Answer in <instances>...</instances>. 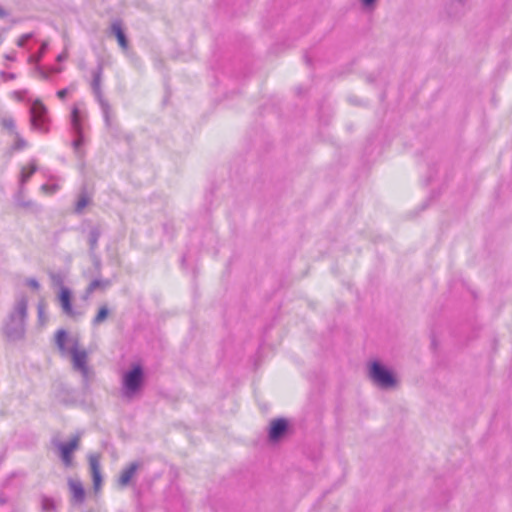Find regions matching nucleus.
<instances>
[{
	"instance_id": "f257e3e1",
	"label": "nucleus",
	"mask_w": 512,
	"mask_h": 512,
	"mask_svg": "<svg viewBox=\"0 0 512 512\" xmlns=\"http://www.w3.org/2000/svg\"><path fill=\"white\" fill-rule=\"evenodd\" d=\"M28 315V298L21 294L3 325V333L11 342L21 341L26 335V319Z\"/></svg>"
},
{
	"instance_id": "f03ea898",
	"label": "nucleus",
	"mask_w": 512,
	"mask_h": 512,
	"mask_svg": "<svg viewBox=\"0 0 512 512\" xmlns=\"http://www.w3.org/2000/svg\"><path fill=\"white\" fill-rule=\"evenodd\" d=\"M368 378L375 386L384 390L392 389L397 385L393 372L377 360L369 363Z\"/></svg>"
},
{
	"instance_id": "7ed1b4c3",
	"label": "nucleus",
	"mask_w": 512,
	"mask_h": 512,
	"mask_svg": "<svg viewBox=\"0 0 512 512\" xmlns=\"http://www.w3.org/2000/svg\"><path fill=\"white\" fill-rule=\"evenodd\" d=\"M144 382V372L140 365L124 373L122 378L121 393L124 398L132 399L141 389Z\"/></svg>"
},
{
	"instance_id": "20e7f679",
	"label": "nucleus",
	"mask_w": 512,
	"mask_h": 512,
	"mask_svg": "<svg viewBox=\"0 0 512 512\" xmlns=\"http://www.w3.org/2000/svg\"><path fill=\"white\" fill-rule=\"evenodd\" d=\"M70 354L72 356L73 369L81 373L83 385L85 388H88L93 371L88 366V354L86 350H79L78 343L75 342L70 349Z\"/></svg>"
},
{
	"instance_id": "39448f33",
	"label": "nucleus",
	"mask_w": 512,
	"mask_h": 512,
	"mask_svg": "<svg viewBox=\"0 0 512 512\" xmlns=\"http://www.w3.org/2000/svg\"><path fill=\"white\" fill-rule=\"evenodd\" d=\"M102 75H103V65L99 63L97 68L92 72V82L91 87L94 95L96 96L98 103L103 112L104 120L107 126H110V105L108 101L103 97L101 83H102Z\"/></svg>"
},
{
	"instance_id": "423d86ee",
	"label": "nucleus",
	"mask_w": 512,
	"mask_h": 512,
	"mask_svg": "<svg viewBox=\"0 0 512 512\" xmlns=\"http://www.w3.org/2000/svg\"><path fill=\"white\" fill-rule=\"evenodd\" d=\"M47 109L40 100H35L30 108V122L34 129L46 131L44 126L46 121Z\"/></svg>"
},
{
	"instance_id": "0eeeda50",
	"label": "nucleus",
	"mask_w": 512,
	"mask_h": 512,
	"mask_svg": "<svg viewBox=\"0 0 512 512\" xmlns=\"http://www.w3.org/2000/svg\"><path fill=\"white\" fill-rule=\"evenodd\" d=\"M79 440L80 436L75 435L68 442H59L56 444V447L60 451L61 460L66 467H70L72 465V452L78 448Z\"/></svg>"
},
{
	"instance_id": "6e6552de",
	"label": "nucleus",
	"mask_w": 512,
	"mask_h": 512,
	"mask_svg": "<svg viewBox=\"0 0 512 512\" xmlns=\"http://www.w3.org/2000/svg\"><path fill=\"white\" fill-rule=\"evenodd\" d=\"M59 302L63 313L71 318L82 316V312L76 311L71 304V292L67 287H62L59 293Z\"/></svg>"
},
{
	"instance_id": "1a4fd4ad",
	"label": "nucleus",
	"mask_w": 512,
	"mask_h": 512,
	"mask_svg": "<svg viewBox=\"0 0 512 512\" xmlns=\"http://www.w3.org/2000/svg\"><path fill=\"white\" fill-rule=\"evenodd\" d=\"M288 421L285 418H277L271 421L269 428V439L272 442L278 441L286 433Z\"/></svg>"
},
{
	"instance_id": "9d476101",
	"label": "nucleus",
	"mask_w": 512,
	"mask_h": 512,
	"mask_svg": "<svg viewBox=\"0 0 512 512\" xmlns=\"http://www.w3.org/2000/svg\"><path fill=\"white\" fill-rule=\"evenodd\" d=\"M89 466L93 478V487L95 490H98L102 482V476L100 472V460L98 455H89Z\"/></svg>"
},
{
	"instance_id": "9b49d317",
	"label": "nucleus",
	"mask_w": 512,
	"mask_h": 512,
	"mask_svg": "<svg viewBox=\"0 0 512 512\" xmlns=\"http://www.w3.org/2000/svg\"><path fill=\"white\" fill-rule=\"evenodd\" d=\"M101 233L102 231L99 225L91 226L88 231L87 239L89 244V253L91 257L95 256V251L98 247V241L101 236Z\"/></svg>"
},
{
	"instance_id": "f8f14e48",
	"label": "nucleus",
	"mask_w": 512,
	"mask_h": 512,
	"mask_svg": "<svg viewBox=\"0 0 512 512\" xmlns=\"http://www.w3.org/2000/svg\"><path fill=\"white\" fill-rule=\"evenodd\" d=\"M68 484H69V488L72 493L73 499L77 503H82L85 499V491H84L82 483L79 480L70 479L68 481Z\"/></svg>"
},
{
	"instance_id": "ddd939ff",
	"label": "nucleus",
	"mask_w": 512,
	"mask_h": 512,
	"mask_svg": "<svg viewBox=\"0 0 512 512\" xmlns=\"http://www.w3.org/2000/svg\"><path fill=\"white\" fill-rule=\"evenodd\" d=\"M92 202L91 196L88 194L86 188H82L78 200L74 206V212L78 215H81L84 209Z\"/></svg>"
},
{
	"instance_id": "4468645a",
	"label": "nucleus",
	"mask_w": 512,
	"mask_h": 512,
	"mask_svg": "<svg viewBox=\"0 0 512 512\" xmlns=\"http://www.w3.org/2000/svg\"><path fill=\"white\" fill-rule=\"evenodd\" d=\"M139 465L137 462H132L127 468H125L120 477H119V484L121 486H127L131 480V478L134 476L138 469Z\"/></svg>"
},
{
	"instance_id": "2eb2a0df",
	"label": "nucleus",
	"mask_w": 512,
	"mask_h": 512,
	"mask_svg": "<svg viewBox=\"0 0 512 512\" xmlns=\"http://www.w3.org/2000/svg\"><path fill=\"white\" fill-rule=\"evenodd\" d=\"M111 30H112V33L116 36L119 45L123 49H127L128 48V40H127L125 33L122 29L121 23L118 21L114 22L111 26Z\"/></svg>"
},
{
	"instance_id": "dca6fc26",
	"label": "nucleus",
	"mask_w": 512,
	"mask_h": 512,
	"mask_svg": "<svg viewBox=\"0 0 512 512\" xmlns=\"http://www.w3.org/2000/svg\"><path fill=\"white\" fill-rule=\"evenodd\" d=\"M108 315H109V309H108L107 305H102L99 308L98 313L92 320L93 326H98L101 323H103L107 319Z\"/></svg>"
},
{
	"instance_id": "f3484780",
	"label": "nucleus",
	"mask_w": 512,
	"mask_h": 512,
	"mask_svg": "<svg viewBox=\"0 0 512 512\" xmlns=\"http://www.w3.org/2000/svg\"><path fill=\"white\" fill-rule=\"evenodd\" d=\"M110 285V281L107 279H94L88 286L87 292L92 293L97 288L105 289Z\"/></svg>"
},
{
	"instance_id": "a211bd4d",
	"label": "nucleus",
	"mask_w": 512,
	"mask_h": 512,
	"mask_svg": "<svg viewBox=\"0 0 512 512\" xmlns=\"http://www.w3.org/2000/svg\"><path fill=\"white\" fill-rule=\"evenodd\" d=\"M41 508L44 512H55L56 503L52 498L43 496L41 498Z\"/></svg>"
},
{
	"instance_id": "6ab92c4d",
	"label": "nucleus",
	"mask_w": 512,
	"mask_h": 512,
	"mask_svg": "<svg viewBox=\"0 0 512 512\" xmlns=\"http://www.w3.org/2000/svg\"><path fill=\"white\" fill-rule=\"evenodd\" d=\"M37 166L35 163H31L30 170L27 172L25 168H22L20 183L23 185L28 181V179L36 172Z\"/></svg>"
},
{
	"instance_id": "aec40b11",
	"label": "nucleus",
	"mask_w": 512,
	"mask_h": 512,
	"mask_svg": "<svg viewBox=\"0 0 512 512\" xmlns=\"http://www.w3.org/2000/svg\"><path fill=\"white\" fill-rule=\"evenodd\" d=\"M67 339V332L63 329L58 330L56 333V345L61 351L65 350V341Z\"/></svg>"
},
{
	"instance_id": "412c9836",
	"label": "nucleus",
	"mask_w": 512,
	"mask_h": 512,
	"mask_svg": "<svg viewBox=\"0 0 512 512\" xmlns=\"http://www.w3.org/2000/svg\"><path fill=\"white\" fill-rule=\"evenodd\" d=\"M16 203L18 206L25 208V209H33L36 206L33 201H31V200L26 201L22 198V189L19 191V193L16 197Z\"/></svg>"
},
{
	"instance_id": "4be33fe9",
	"label": "nucleus",
	"mask_w": 512,
	"mask_h": 512,
	"mask_svg": "<svg viewBox=\"0 0 512 512\" xmlns=\"http://www.w3.org/2000/svg\"><path fill=\"white\" fill-rule=\"evenodd\" d=\"M71 122H72V126H73V129L76 133H80V123H79V110L77 107H74L72 109V113H71Z\"/></svg>"
},
{
	"instance_id": "5701e85b",
	"label": "nucleus",
	"mask_w": 512,
	"mask_h": 512,
	"mask_svg": "<svg viewBox=\"0 0 512 512\" xmlns=\"http://www.w3.org/2000/svg\"><path fill=\"white\" fill-rule=\"evenodd\" d=\"M37 314H38V320L41 325H44L46 323V317H45V311H44V304L42 302L38 303L37 305Z\"/></svg>"
},
{
	"instance_id": "b1692460",
	"label": "nucleus",
	"mask_w": 512,
	"mask_h": 512,
	"mask_svg": "<svg viewBox=\"0 0 512 512\" xmlns=\"http://www.w3.org/2000/svg\"><path fill=\"white\" fill-rule=\"evenodd\" d=\"M2 126L6 129H8L9 131H11L13 134L15 131V123H14V120L12 118H4L2 120Z\"/></svg>"
},
{
	"instance_id": "393cba45",
	"label": "nucleus",
	"mask_w": 512,
	"mask_h": 512,
	"mask_svg": "<svg viewBox=\"0 0 512 512\" xmlns=\"http://www.w3.org/2000/svg\"><path fill=\"white\" fill-rule=\"evenodd\" d=\"M50 279L54 285L63 287V276L60 273H51Z\"/></svg>"
},
{
	"instance_id": "a878e982",
	"label": "nucleus",
	"mask_w": 512,
	"mask_h": 512,
	"mask_svg": "<svg viewBox=\"0 0 512 512\" xmlns=\"http://www.w3.org/2000/svg\"><path fill=\"white\" fill-rule=\"evenodd\" d=\"M78 137L72 142V146L76 152L79 151L80 146L84 142V137L82 135V130L80 129V133H77Z\"/></svg>"
},
{
	"instance_id": "bb28decb",
	"label": "nucleus",
	"mask_w": 512,
	"mask_h": 512,
	"mask_svg": "<svg viewBox=\"0 0 512 512\" xmlns=\"http://www.w3.org/2000/svg\"><path fill=\"white\" fill-rule=\"evenodd\" d=\"M14 135L16 137V143L13 148L15 150L23 149L26 146V141L23 138H21L17 132H14Z\"/></svg>"
},
{
	"instance_id": "cd10ccee",
	"label": "nucleus",
	"mask_w": 512,
	"mask_h": 512,
	"mask_svg": "<svg viewBox=\"0 0 512 512\" xmlns=\"http://www.w3.org/2000/svg\"><path fill=\"white\" fill-rule=\"evenodd\" d=\"M32 37V34L31 33H28V34H24L22 35L18 41H17V45L19 47H24L26 42Z\"/></svg>"
},
{
	"instance_id": "c85d7f7f",
	"label": "nucleus",
	"mask_w": 512,
	"mask_h": 512,
	"mask_svg": "<svg viewBox=\"0 0 512 512\" xmlns=\"http://www.w3.org/2000/svg\"><path fill=\"white\" fill-rule=\"evenodd\" d=\"M26 283L34 290H38L40 288V284L35 278H28Z\"/></svg>"
},
{
	"instance_id": "c756f323",
	"label": "nucleus",
	"mask_w": 512,
	"mask_h": 512,
	"mask_svg": "<svg viewBox=\"0 0 512 512\" xmlns=\"http://www.w3.org/2000/svg\"><path fill=\"white\" fill-rule=\"evenodd\" d=\"M362 6L366 9L373 8L377 2V0H360Z\"/></svg>"
},
{
	"instance_id": "7c9ffc66",
	"label": "nucleus",
	"mask_w": 512,
	"mask_h": 512,
	"mask_svg": "<svg viewBox=\"0 0 512 512\" xmlns=\"http://www.w3.org/2000/svg\"><path fill=\"white\" fill-rule=\"evenodd\" d=\"M41 189L46 192H54V191H56L57 186L56 185L48 186L47 184H44L41 186Z\"/></svg>"
},
{
	"instance_id": "2f4dec72",
	"label": "nucleus",
	"mask_w": 512,
	"mask_h": 512,
	"mask_svg": "<svg viewBox=\"0 0 512 512\" xmlns=\"http://www.w3.org/2000/svg\"><path fill=\"white\" fill-rule=\"evenodd\" d=\"M68 94V89L67 88H64V89H61L57 92V96L60 98V99H64Z\"/></svg>"
},
{
	"instance_id": "473e14b6",
	"label": "nucleus",
	"mask_w": 512,
	"mask_h": 512,
	"mask_svg": "<svg viewBox=\"0 0 512 512\" xmlns=\"http://www.w3.org/2000/svg\"><path fill=\"white\" fill-rule=\"evenodd\" d=\"M2 76L6 79V80H14L15 79V74L13 73H5V72H2Z\"/></svg>"
},
{
	"instance_id": "72a5a7b5",
	"label": "nucleus",
	"mask_w": 512,
	"mask_h": 512,
	"mask_svg": "<svg viewBox=\"0 0 512 512\" xmlns=\"http://www.w3.org/2000/svg\"><path fill=\"white\" fill-rule=\"evenodd\" d=\"M8 16V13L6 10H4L2 7H0V18H6Z\"/></svg>"
},
{
	"instance_id": "f704fd0d",
	"label": "nucleus",
	"mask_w": 512,
	"mask_h": 512,
	"mask_svg": "<svg viewBox=\"0 0 512 512\" xmlns=\"http://www.w3.org/2000/svg\"><path fill=\"white\" fill-rule=\"evenodd\" d=\"M66 58H67V55L65 53H62V54L58 55L57 60L58 61H63Z\"/></svg>"
},
{
	"instance_id": "c9c22d12",
	"label": "nucleus",
	"mask_w": 512,
	"mask_h": 512,
	"mask_svg": "<svg viewBox=\"0 0 512 512\" xmlns=\"http://www.w3.org/2000/svg\"><path fill=\"white\" fill-rule=\"evenodd\" d=\"M5 57L7 60H11V61H13L15 59V57L12 55H6Z\"/></svg>"
},
{
	"instance_id": "e433bc0d",
	"label": "nucleus",
	"mask_w": 512,
	"mask_h": 512,
	"mask_svg": "<svg viewBox=\"0 0 512 512\" xmlns=\"http://www.w3.org/2000/svg\"><path fill=\"white\" fill-rule=\"evenodd\" d=\"M46 47H47V44H46V43H43V44H42V47H41V51H40V52H41V53H43V52H44V50L46 49Z\"/></svg>"
},
{
	"instance_id": "4c0bfd02",
	"label": "nucleus",
	"mask_w": 512,
	"mask_h": 512,
	"mask_svg": "<svg viewBox=\"0 0 512 512\" xmlns=\"http://www.w3.org/2000/svg\"><path fill=\"white\" fill-rule=\"evenodd\" d=\"M95 265L98 267L100 265V261L99 260H95Z\"/></svg>"
},
{
	"instance_id": "58836bf2",
	"label": "nucleus",
	"mask_w": 512,
	"mask_h": 512,
	"mask_svg": "<svg viewBox=\"0 0 512 512\" xmlns=\"http://www.w3.org/2000/svg\"><path fill=\"white\" fill-rule=\"evenodd\" d=\"M5 500L0 498V504H4Z\"/></svg>"
},
{
	"instance_id": "ea45409f",
	"label": "nucleus",
	"mask_w": 512,
	"mask_h": 512,
	"mask_svg": "<svg viewBox=\"0 0 512 512\" xmlns=\"http://www.w3.org/2000/svg\"><path fill=\"white\" fill-rule=\"evenodd\" d=\"M2 43V38L0 37V44Z\"/></svg>"
}]
</instances>
